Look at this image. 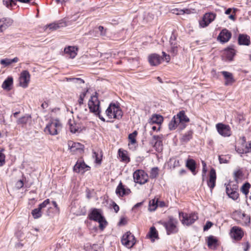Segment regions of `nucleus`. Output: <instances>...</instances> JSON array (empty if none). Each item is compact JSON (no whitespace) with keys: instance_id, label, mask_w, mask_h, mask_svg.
<instances>
[{"instance_id":"nucleus-1","label":"nucleus","mask_w":251,"mask_h":251,"mask_svg":"<svg viewBox=\"0 0 251 251\" xmlns=\"http://www.w3.org/2000/svg\"><path fill=\"white\" fill-rule=\"evenodd\" d=\"M189 121L190 119L185 114V111L181 110L175 115L169 122V129L170 130H174L177 127L180 130H183Z\"/></svg>"},{"instance_id":"nucleus-2","label":"nucleus","mask_w":251,"mask_h":251,"mask_svg":"<svg viewBox=\"0 0 251 251\" xmlns=\"http://www.w3.org/2000/svg\"><path fill=\"white\" fill-rule=\"evenodd\" d=\"M90 220L99 223V227L100 229L103 230L107 225V222L104 217L102 215V211L100 209L94 208L89 214Z\"/></svg>"},{"instance_id":"nucleus-3","label":"nucleus","mask_w":251,"mask_h":251,"mask_svg":"<svg viewBox=\"0 0 251 251\" xmlns=\"http://www.w3.org/2000/svg\"><path fill=\"white\" fill-rule=\"evenodd\" d=\"M62 129V124L58 119H52L46 125L44 132L50 135H57Z\"/></svg>"},{"instance_id":"nucleus-4","label":"nucleus","mask_w":251,"mask_h":251,"mask_svg":"<svg viewBox=\"0 0 251 251\" xmlns=\"http://www.w3.org/2000/svg\"><path fill=\"white\" fill-rule=\"evenodd\" d=\"M179 218L182 225L190 226L198 219L199 217L196 212L187 213L179 212Z\"/></svg>"},{"instance_id":"nucleus-5","label":"nucleus","mask_w":251,"mask_h":251,"mask_svg":"<svg viewBox=\"0 0 251 251\" xmlns=\"http://www.w3.org/2000/svg\"><path fill=\"white\" fill-rule=\"evenodd\" d=\"M178 221L173 216H169L167 221L163 223L162 225L166 230L168 235L176 233L178 231L177 226Z\"/></svg>"},{"instance_id":"nucleus-6","label":"nucleus","mask_w":251,"mask_h":251,"mask_svg":"<svg viewBox=\"0 0 251 251\" xmlns=\"http://www.w3.org/2000/svg\"><path fill=\"white\" fill-rule=\"evenodd\" d=\"M109 119H120L123 116V112L120 107L114 103H111L105 111Z\"/></svg>"},{"instance_id":"nucleus-7","label":"nucleus","mask_w":251,"mask_h":251,"mask_svg":"<svg viewBox=\"0 0 251 251\" xmlns=\"http://www.w3.org/2000/svg\"><path fill=\"white\" fill-rule=\"evenodd\" d=\"M100 101L96 96H92L88 101V107L90 111L95 114H99L100 110Z\"/></svg>"},{"instance_id":"nucleus-8","label":"nucleus","mask_w":251,"mask_h":251,"mask_svg":"<svg viewBox=\"0 0 251 251\" xmlns=\"http://www.w3.org/2000/svg\"><path fill=\"white\" fill-rule=\"evenodd\" d=\"M135 182L143 184L146 183L148 180L147 174L143 170H137L133 175Z\"/></svg>"},{"instance_id":"nucleus-9","label":"nucleus","mask_w":251,"mask_h":251,"mask_svg":"<svg viewBox=\"0 0 251 251\" xmlns=\"http://www.w3.org/2000/svg\"><path fill=\"white\" fill-rule=\"evenodd\" d=\"M121 242L126 247L131 248L135 244V237L131 233L126 232L123 236Z\"/></svg>"},{"instance_id":"nucleus-10","label":"nucleus","mask_w":251,"mask_h":251,"mask_svg":"<svg viewBox=\"0 0 251 251\" xmlns=\"http://www.w3.org/2000/svg\"><path fill=\"white\" fill-rule=\"evenodd\" d=\"M216 16V14L214 13H205L202 19L199 22L200 26L203 28L206 27L215 20Z\"/></svg>"},{"instance_id":"nucleus-11","label":"nucleus","mask_w":251,"mask_h":251,"mask_svg":"<svg viewBox=\"0 0 251 251\" xmlns=\"http://www.w3.org/2000/svg\"><path fill=\"white\" fill-rule=\"evenodd\" d=\"M50 203L49 199L45 200L42 203L38 205V207L32 210L31 214L34 219H38L42 215V209L45 208Z\"/></svg>"},{"instance_id":"nucleus-12","label":"nucleus","mask_w":251,"mask_h":251,"mask_svg":"<svg viewBox=\"0 0 251 251\" xmlns=\"http://www.w3.org/2000/svg\"><path fill=\"white\" fill-rule=\"evenodd\" d=\"M218 133L224 137H228L231 135L230 127L229 126L218 123L216 126Z\"/></svg>"},{"instance_id":"nucleus-13","label":"nucleus","mask_w":251,"mask_h":251,"mask_svg":"<svg viewBox=\"0 0 251 251\" xmlns=\"http://www.w3.org/2000/svg\"><path fill=\"white\" fill-rule=\"evenodd\" d=\"M162 135H154L153 136L152 144H153V148L158 152H161L162 151Z\"/></svg>"},{"instance_id":"nucleus-14","label":"nucleus","mask_w":251,"mask_h":251,"mask_svg":"<svg viewBox=\"0 0 251 251\" xmlns=\"http://www.w3.org/2000/svg\"><path fill=\"white\" fill-rule=\"evenodd\" d=\"M237 186L234 185L231 187L230 184L226 186V193L228 196L233 200H237L239 197V194L237 192Z\"/></svg>"},{"instance_id":"nucleus-15","label":"nucleus","mask_w":251,"mask_h":251,"mask_svg":"<svg viewBox=\"0 0 251 251\" xmlns=\"http://www.w3.org/2000/svg\"><path fill=\"white\" fill-rule=\"evenodd\" d=\"M90 167L86 165L83 161L78 160L74 167V171L76 173H84L89 170Z\"/></svg>"},{"instance_id":"nucleus-16","label":"nucleus","mask_w":251,"mask_h":251,"mask_svg":"<svg viewBox=\"0 0 251 251\" xmlns=\"http://www.w3.org/2000/svg\"><path fill=\"white\" fill-rule=\"evenodd\" d=\"M231 37V33L226 29H223L218 36V40L221 43L228 42Z\"/></svg>"},{"instance_id":"nucleus-17","label":"nucleus","mask_w":251,"mask_h":251,"mask_svg":"<svg viewBox=\"0 0 251 251\" xmlns=\"http://www.w3.org/2000/svg\"><path fill=\"white\" fill-rule=\"evenodd\" d=\"M236 50L233 46L228 47L223 50V55L226 57V60L231 61H232L233 57L236 54Z\"/></svg>"},{"instance_id":"nucleus-18","label":"nucleus","mask_w":251,"mask_h":251,"mask_svg":"<svg viewBox=\"0 0 251 251\" xmlns=\"http://www.w3.org/2000/svg\"><path fill=\"white\" fill-rule=\"evenodd\" d=\"M243 235V232L241 228L233 226L230 230V236L236 240H240Z\"/></svg>"},{"instance_id":"nucleus-19","label":"nucleus","mask_w":251,"mask_h":251,"mask_svg":"<svg viewBox=\"0 0 251 251\" xmlns=\"http://www.w3.org/2000/svg\"><path fill=\"white\" fill-rule=\"evenodd\" d=\"M216 180V171L214 168H211L209 172V178L207 181L208 187L212 190L215 186Z\"/></svg>"},{"instance_id":"nucleus-20","label":"nucleus","mask_w":251,"mask_h":251,"mask_svg":"<svg viewBox=\"0 0 251 251\" xmlns=\"http://www.w3.org/2000/svg\"><path fill=\"white\" fill-rule=\"evenodd\" d=\"M163 58L158 54L153 53L148 56V61L151 66H157L160 64Z\"/></svg>"},{"instance_id":"nucleus-21","label":"nucleus","mask_w":251,"mask_h":251,"mask_svg":"<svg viewBox=\"0 0 251 251\" xmlns=\"http://www.w3.org/2000/svg\"><path fill=\"white\" fill-rule=\"evenodd\" d=\"M68 145L70 151L73 153L76 151H80L83 150V145L79 143L74 142L72 141H69L68 142Z\"/></svg>"},{"instance_id":"nucleus-22","label":"nucleus","mask_w":251,"mask_h":251,"mask_svg":"<svg viewBox=\"0 0 251 251\" xmlns=\"http://www.w3.org/2000/svg\"><path fill=\"white\" fill-rule=\"evenodd\" d=\"M18 125H20L22 127H25L27 125H30L31 123V117L30 115L26 114L19 118L17 121Z\"/></svg>"},{"instance_id":"nucleus-23","label":"nucleus","mask_w":251,"mask_h":251,"mask_svg":"<svg viewBox=\"0 0 251 251\" xmlns=\"http://www.w3.org/2000/svg\"><path fill=\"white\" fill-rule=\"evenodd\" d=\"M130 192V190L128 188H125L121 182L119 183L116 190V194L121 197L127 195Z\"/></svg>"},{"instance_id":"nucleus-24","label":"nucleus","mask_w":251,"mask_h":251,"mask_svg":"<svg viewBox=\"0 0 251 251\" xmlns=\"http://www.w3.org/2000/svg\"><path fill=\"white\" fill-rule=\"evenodd\" d=\"M77 48L74 46H68L64 49V53L67 57L74 58L77 54Z\"/></svg>"},{"instance_id":"nucleus-25","label":"nucleus","mask_w":251,"mask_h":251,"mask_svg":"<svg viewBox=\"0 0 251 251\" xmlns=\"http://www.w3.org/2000/svg\"><path fill=\"white\" fill-rule=\"evenodd\" d=\"M238 41L240 45L249 46L251 43L250 37L246 34H240Z\"/></svg>"},{"instance_id":"nucleus-26","label":"nucleus","mask_w":251,"mask_h":251,"mask_svg":"<svg viewBox=\"0 0 251 251\" xmlns=\"http://www.w3.org/2000/svg\"><path fill=\"white\" fill-rule=\"evenodd\" d=\"M176 38L175 36H171L170 40L171 46L170 51L173 55H176L177 52V48L179 46L176 41Z\"/></svg>"},{"instance_id":"nucleus-27","label":"nucleus","mask_w":251,"mask_h":251,"mask_svg":"<svg viewBox=\"0 0 251 251\" xmlns=\"http://www.w3.org/2000/svg\"><path fill=\"white\" fill-rule=\"evenodd\" d=\"M163 121V117L160 115L155 114L152 116L151 118L150 119L149 123L151 124H156L158 125L161 124Z\"/></svg>"},{"instance_id":"nucleus-28","label":"nucleus","mask_w":251,"mask_h":251,"mask_svg":"<svg viewBox=\"0 0 251 251\" xmlns=\"http://www.w3.org/2000/svg\"><path fill=\"white\" fill-rule=\"evenodd\" d=\"M186 166L191 171V172L194 175L196 174V162L194 160L192 159H188L186 163Z\"/></svg>"},{"instance_id":"nucleus-29","label":"nucleus","mask_w":251,"mask_h":251,"mask_svg":"<svg viewBox=\"0 0 251 251\" xmlns=\"http://www.w3.org/2000/svg\"><path fill=\"white\" fill-rule=\"evenodd\" d=\"M212 74H213V77H220L221 75L222 74L225 78H232V74L229 72L226 71H222L219 72L217 74H216V72L214 70L212 71Z\"/></svg>"},{"instance_id":"nucleus-30","label":"nucleus","mask_w":251,"mask_h":251,"mask_svg":"<svg viewBox=\"0 0 251 251\" xmlns=\"http://www.w3.org/2000/svg\"><path fill=\"white\" fill-rule=\"evenodd\" d=\"M19 60L18 57H15L13 59L5 58L0 60V64L4 67H7L13 63L17 62Z\"/></svg>"},{"instance_id":"nucleus-31","label":"nucleus","mask_w":251,"mask_h":251,"mask_svg":"<svg viewBox=\"0 0 251 251\" xmlns=\"http://www.w3.org/2000/svg\"><path fill=\"white\" fill-rule=\"evenodd\" d=\"M118 154L122 161L125 163H128L129 162L130 158L127 156L126 151H122L121 149H119L118 151Z\"/></svg>"},{"instance_id":"nucleus-32","label":"nucleus","mask_w":251,"mask_h":251,"mask_svg":"<svg viewBox=\"0 0 251 251\" xmlns=\"http://www.w3.org/2000/svg\"><path fill=\"white\" fill-rule=\"evenodd\" d=\"M217 239L213 236H209L207 240V245L209 248H212V247L216 248L217 246Z\"/></svg>"},{"instance_id":"nucleus-33","label":"nucleus","mask_w":251,"mask_h":251,"mask_svg":"<svg viewBox=\"0 0 251 251\" xmlns=\"http://www.w3.org/2000/svg\"><path fill=\"white\" fill-rule=\"evenodd\" d=\"M241 220V223L243 225L247 226L250 223V217L245 214L240 213L239 215Z\"/></svg>"},{"instance_id":"nucleus-34","label":"nucleus","mask_w":251,"mask_h":251,"mask_svg":"<svg viewBox=\"0 0 251 251\" xmlns=\"http://www.w3.org/2000/svg\"><path fill=\"white\" fill-rule=\"evenodd\" d=\"M68 125L71 132L75 133L78 130V126L75 124V121L70 120L68 122Z\"/></svg>"},{"instance_id":"nucleus-35","label":"nucleus","mask_w":251,"mask_h":251,"mask_svg":"<svg viewBox=\"0 0 251 251\" xmlns=\"http://www.w3.org/2000/svg\"><path fill=\"white\" fill-rule=\"evenodd\" d=\"M157 207V200L155 199L151 200L149 202L148 209L150 211H154Z\"/></svg>"},{"instance_id":"nucleus-36","label":"nucleus","mask_w":251,"mask_h":251,"mask_svg":"<svg viewBox=\"0 0 251 251\" xmlns=\"http://www.w3.org/2000/svg\"><path fill=\"white\" fill-rule=\"evenodd\" d=\"M13 83V79H5L3 82L2 87L4 90H10L11 89V86Z\"/></svg>"},{"instance_id":"nucleus-37","label":"nucleus","mask_w":251,"mask_h":251,"mask_svg":"<svg viewBox=\"0 0 251 251\" xmlns=\"http://www.w3.org/2000/svg\"><path fill=\"white\" fill-rule=\"evenodd\" d=\"M251 185L249 183L246 182L244 184L241 188V191L246 196L249 194L250 189L251 190Z\"/></svg>"},{"instance_id":"nucleus-38","label":"nucleus","mask_w":251,"mask_h":251,"mask_svg":"<svg viewBox=\"0 0 251 251\" xmlns=\"http://www.w3.org/2000/svg\"><path fill=\"white\" fill-rule=\"evenodd\" d=\"M193 136V131L192 130L188 131L182 137V140L183 142H187L192 139Z\"/></svg>"},{"instance_id":"nucleus-39","label":"nucleus","mask_w":251,"mask_h":251,"mask_svg":"<svg viewBox=\"0 0 251 251\" xmlns=\"http://www.w3.org/2000/svg\"><path fill=\"white\" fill-rule=\"evenodd\" d=\"M149 236L151 238H156L158 237L157 231L154 226H151L149 233Z\"/></svg>"},{"instance_id":"nucleus-40","label":"nucleus","mask_w":251,"mask_h":251,"mask_svg":"<svg viewBox=\"0 0 251 251\" xmlns=\"http://www.w3.org/2000/svg\"><path fill=\"white\" fill-rule=\"evenodd\" d=\"M0 21H2L3 27L5 29L7 27L10 26L13 23V20L10 18H2L0 19Z\"/></svg>"},{"instance_id":"nucleus-41","label":"nucleus","mask_w":251,"mask_h":251,"mask_svg":"<svg viewBox=\"0 0 251 251\" xmlns=\"http://www.w3.org/2000/svg\"><path fill=\"white\" fill-rule=\"evenodd\" d=\"M137 135V132L136 131H134L133 133L129 134L128 139L131 144H134L136 142L135 138Z\"/></svg>"},{"instance_id":"nucleus-42","label":"nucleus","mask_w":251,"mask_h":251,"mask_svg":"<svg viewBox=\"0 0 251 251\" xmlns=\"http://www.w3.org/2000/svg\"><path fill=\"white\" fill-rule=\"evenodd\" d=\"M230 159V156L228 155H219V160L221 164L222 163H228L229 162V159Z\"/></svg>"},{"instance_id":"nucleus-43","label":"nucleus","mask_w":251,"mask_h":251,"mask_svg":"<svg viewBox=\"0 0 251 251\" xmlns=\"http://www.w3.org/2000/svg\"><path fill=\"white\" fill-rule=\"evenodd\" d=\"M170 163L173 168L178 167L180 165L179 160L176 158H171L170 160Z\"/></svg>"},{"instance_id":"nucleus-44","label":"nucleus","mask_w":251,"mask_h":251,"mask_svg":"<svg viewBox=\"0 0 251 251\" xmlns=\"http://www.w3.org/2000/svg\"><path fill=\"white\" fill-rule=\"evenodd\" d=\"M158 175V168L157 167L152 168L150 173V177L151 178H154L157 177Z\"/></svg>"},{"instance_id":"nucleus-45","label":"nucleus","mask_w":251,"mask_h":251,"mask_svg":"<svg viewBox=\"0 0 251 251\" xmlns=\"http://www.w3.org/2000/svg\"><path fill=\"white\" fill-rule=\"evenodd\" d=\"M30 79H20L19 85L23 88L27 87Z\"/></svg>"},{"instance_id":"nucleus-46","label":"nucleus","mask_w":251,"mask_h":251,"mask_svg":"<svg viewBox=\"0 0 251 251\" xmlns=\"http://www.w3.org/2000/svg\"><path fill=\"white\" fill-rule=\"evenodd\" d=\"M242 176V172L240 170H237L234 173V178L236 181H237Z\"/></svg>"},{"instance_id":"nucleus-47","label":"nucleus","mask_w":251,"mask_h":251,"mask_svg":"<svg viewBox=\"0 0 251 251\" xmlns=\"http://www.w3.org/2000/svg\"><path fill=\"white\" fill-rule=\"evenodd\" d=\"M30 76L29 72L26 70H25L21 72L19 78H29Z\"/></svg>"},{"instance_id":"nucleus-48","label":"nucleus","mask_w":251,"mask_h":251,"mask_svg":"<svg viewBox=\"0 0 251 251\" xmlns=\"http://www.w3.org/2000/svg\"><path fill=\"white\" fill-rule=\"evenodd\" d=\"M93 157L95 158V161L97 163L100 164L101 162V156H99V154L96 151L93 152Z\"/></svg>"},{"instance_id":"nucleus-49","label":"nucleus","mask_w":251,"mask_h":251,"mask_svg":"<svg viewBox=\"0 0 251 251\" xmlns=\"http://www.w3.org/2000/svg\"><path fill=\"white\" fill-rule=\"evenodd\" d=\"M202 180L204 181V180L206 177L207 169L206 168L205 163L204 162H202Z\"/></svg>"},{"instance_id":"nucleus-50","label":"nucleus","mask_w":251,"mask_h":251,"mask_svg":"<svg viewBox=\"0 0 251 251\" xmlns=\"http://www.w3.org/2000/svg\"><path fill=\"white\" fill-rule=\"evenodd\" d=\"M5 163V155L0 151V166H2Z\"/></svg>"},{"instance_id":"nucleus-51","label":"nucleus","mask_w":251,"mask_h":251,"mask_svg":"<svg viewBox=\"0 0 251 251\" xmlns=\"http://www.w3.org/2000/svg\"><path fill=\"white\" fill-rule=\"evenodd\" d=\"M239 152L242 153L241 152ZM244 152L246 153L248 152H251V141L246 144V149L242 153Z\"/></svg>"},{"instance_id":"nucleus-52","label":"nucleus","mask_w":251,"mask_h":251,"mask_svg":"<svg viewBox=\"0 0 251 251\" xmlns=\"http://www.w3.org/2000/svg\"><path fill=\"white\" fill-rule=\"evenodd\" d=\"M86 96V92H82L79 96L78 99V103L79 105H81L83 103V100Z\"/></svg>"},{"instance_id":"nucleus-53","label":"nucleus","mask_w":251,"mask_h":251,"mask_svg":"<svg viewBox=\"0 0 251 251\" xmlns=\"http://www.w3.org/2000/svg\"><path fill=\"white\" fill-rule=\"evenodd\" d=\"M212 225L213 224L212 222L210 221H207L203 227V230L204 231L207 230L212 226Z\"/></svg>"},{"instance_id":"nucleus-54","label":"nucleus","mask_w":251,"mask_h":251,"mask_svg":"<svg viewBox=\"0 0 251 251\" xmlns=\"http://www.w3.org/2000/svg\"><path fill=\"white\" fill-rule=\"evenodd\" d=\"M48 27L51 30H55L57 29L59 27V26L58 25L55 24H51L48 25Z\"/></svg>"},{"instance_id":"nucleus-55","label":"nucleus","mask_w":251,"mask_h":251,"mask_svg":"<svg viewBox=\"0 0 251 251\" xmlns=\"http://www.w3.org/2000/svg\"><path fill=\"white\" fill-rule=\"evenodd\" d=\"M16 185L17 188L18 189H20V188H22L24 186L23 181L22 180H20L18 181L16 183Z\"/></svg>"},{"instance_id":"nucleus-56","label":"nucleus","mask_w":251,"mask_h":251,"mask_svg":"<svg viewBox=\"0 0 251 251\" xmlns=\"http://www.w3.org/2000/svg\"><path fill=\"white\" fill-rule=\"evenodd\" d=\"M112 207L116 213H117L119 210V206L115 202L112 203Z\"/></svg>"},{"instance_id":"nucleus-57","label":"nucleus","mask_w":251,"mask_h":251,"mask_svg":"<svg viewBox=\"0 0 251 251\" xmlns=\"http://www.w3.org/2000/svg\"><path fill=\"white\" fill-rule=\"evenodd\" d=\"M235 81V79H226L225 84L226 85H230L233 83Z\"/></svg>"},{"instance_id":"nucleus-58","label":"nucleus","mask_w":251,"mask_h":251,"mask_svg":"<svg viewBox=\"0 0 251 251\" xmlns=\"http://www.w3.org/2000/svg\"><path fill=\"white\" fill-rule=\"evenodd\" d=\"M104 28L102 26H99L98 27V30L100 33V35L102 36H103L105 35V32H103Z\"/></svg>"},{"instance_id":"nucleus-59","label":"nucleus","mask_w":251,"mask_h":251,"mask_svg":"<svg viewBox=\"0 0 251 251\" xmlns=\"http://www.w3.org/2000/svg\"><path fill=\"white\" fill-rule=\"evenodd\" d=\"M166 206V204L163 201H157V206L163 207Z\"/></svg>"},{"instance_id":"nucleus-60","label":"nucleus","mask_w":251,"mask_h":251,"mask_svg":"<svg viewBox=\"0 0 251 251\" xmlns=\"http://www.w3.org/2000/svg\"><path fill=\"white\" fill-rule=\"evenodd\" d=\"M244 251H248L250 248V245L248 242H246L244 244Z\"/></svg>"},{"instance_id":"nucleus-61","label":"nucleus","mask_w":251,"mask_h":251,"mask_svg":"<svg viewBox=\"0 0 251 251\" xmlns=\"http://www.w3.org/2000/svg\"><path fill=\"white\" fill-rule=\"evenodd\" d=\"M3 4L6 5V7H9L10 6V0H3Z\"/></svg>"},{"instance_id":"nucleus-62","label":"nucleus","mask_w":251,"mask_h":251,"mask_svg":"<svg viewBox=\"0 0 251 251\" xmlns=\"http://www.w3.org/2000/svg\"><path fill=\"white\" fill-rule=\"evenodd\" d=\"M10 0V6L16 5V1H18V0Z\"/></svg>"},{"instance_id":"nucleus-63","label":"nucleus","mask_w":251,"mask_h":251,"mask_svg":"<svg viewBox=\"0 0 251 251\" xmlns=\"http://www.w3.org/2000/svg\"><path fill=\"white\" fill-rule=\"evenodd\" d=\"M52 203L53 205V206H54V207L56 208V210H57L58 211L59 210V207H58V205H57V203L56 202V201H52Z\"/></svg>"},{"instance_id":"nucleus-64","label":"nucleus","mask_w":251,"mask_h":251,"mask_svg":"<svg viewBox=\"0 0 251 251\" xmlns=\"http://www.w3.org/2000/svg\"><path fill=\"white\" fill-rule=\"evenodd\" d=\"M231 8H229L226 10V11H225V14L226 15H229L231 12Z\"/></svg>"}]
</instances>
